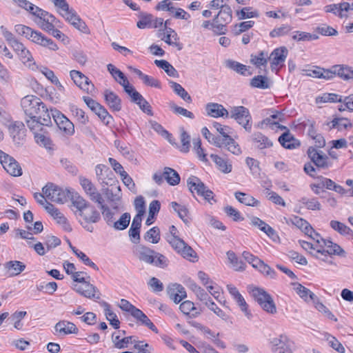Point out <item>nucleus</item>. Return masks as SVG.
Instances as JSON below:
<instances>
[{"label":"nucleus","mask_w":353,"mask_h":353,"mask_svg":"<svg viewBox=\"0 0 353 353\" xmlns=\"http://www.w3.org/2000/svg\"><path fill=\"white\" fill-rule=\"evenodd\" d=\"M14 30L17 33L26 37L32 42L48 48L50 50L57 51L59 49L57 45L51 39L46 37L41 32L34 30L28 26L18 24L15 26Z\"/></svg>","instance_id":"obj_1"},{"label":"nucleus","mask_w":353,"mask_h":353,"mask_svg":"<svg viewBox=\"0 0 353 353\" xmlns=\"http://www.w3.org/2000/svg\"><path fill=\"white\" fill-rule=\"evenodd\" d=\"M305 234L313 239L316 242L315 245H317L320 249H325V252L329 255H336L341 257L346 256L345 251L339 245L332 241L323 239L314 229L313 232H309Z\"/></svg>","instance_id":"obj_2"},{"label":"nucleus","mask_w":353,"mask_h":353,"mask_svg":"<svg viewBox=\"0 0 353 353\" xmlns=\"http://www.w3.org/2000/svg\"><path fill=\"white\" fill-rule=\"evenodd\" d=\"M42 191L48 199L58 203H65L71 196L69 190L61 188L52 183H47Z\"/></svg>","instance_id":"obj_3"},{"label":"nucleus","mask_w":353,"mask_h":353,"mask_svg":"<svg viewBox=\"0 0 353 353\" xmlns=\"http://www.w3.org/2000/svg\"><path fill=\"white\" fill-rule=\"evenodd\" d=\"M232 11L231 8L229 6L223 7L214 18V32L219 35L225 34L227 26L232 21Z\"/></svg>","instance_id":"obj_4"},{"label":"nucleus","mask_w":353,"mask_h":353,"mask_svg":"<svg viewBox=\"0 0 353 353\" xmlns=\"http://www.w3.org/2000/svg\"><path fill=\"white\" fill-rule=\"evenodd\" d=\"M229 117L242 125L246 131H251L252 117L247 108L242 105L232 107L229 112Z\"/></svg>","instance_id":"obj_5"},{"label":"nucleus","mask_w":353,"mask_h":353,"mask_svg":"<svg viewBox=\"0 0 353 353\" xmlns=\"http://www.w3.org/2000/svg\"><path fill=\"white\" fill-rule=\"evenodd\" d=\"M169 244L183 258L192 262L198 260L196 252L183 239L173 236L169 239Z\"/></svg>","instance_id":"obj_6"},{"label":"nucleus","mask_w":353,"mask_h":353,"mask_svg":"<svg viewBox=\"0 0 353 353\" xmlns=\"http://www.w3.org/2000/svg\"><path fill=\"white\" fill-rule=\"evenodd\" d=\"M21 107L25 114L30 118L35 117L40 113L45 104L39 98L34 95H27L21 101Z\"/></svg>","instance_id":"obj_7"},{"label":"nucleus","mask_w":353,"mask_h":353,"mask_svg":"<svg viewBox=\"0 0 353 353\" xmlns=\"http://www.w3.org/2000/svg\"><path fill=\"white\" fill-rule=\"evenodd\" d=\"M187 185L192 194L196 192L198 195L203 196L208 201L213 199L214 193L212 191L209 190L197 176H190L187 180Z\"/></svg>","instance_id":"obj_8"},{"label":"nucleus","mask_w":353,"mask_h":353,"mask_svg":"<svg viewBox=\"0 0 353 353\" xmlns=\"http://www.w3.org/2000/svg\"><path fill=\"white\" fill-rule=\"evenodd\" d=\"M252 296L265 311L270 314L276 312V307L272 296L265 290L255 288L252 290Z\"/></svg>","instance_id":"obj_9"},{"label":"nucleus","mask_w":353,"mask_h":353,"mask_svg":"<svg viewBox=\"0 0 353 353\" xmlns=\"http://www.w3.org/2000/svg\"><path fill=\"white\" fill-rule=\"evenodd\" d=\"M34 16L37 19V20H35L37 25L46 32L50 31L52 28H55V26H57V23L59 22V20L54 15L40 8L36 12H34Z\"/></svg>","instance_id":"obj_10"},{"label":"nucleus","mask_w":353,"mask_h":353,"mask_svg":"<svg viewBox=\"0 0 353 353\" xmlns=\"http://www.w3.org/2000/svg\"><path fill=\"white\" fill-rule=\"evenodd\" d=\"M0 162L8 173L13 176L22 174V169L19 163L11 156L0 150Z\"/></svg>","instance_id":"obj_11"},{"label":"nucleus","mask_w":353,"mask_h":353,"mask_svg":"<svg viewBox=\"0 0 353 353\" xmlns=\"http://www.w3.org/2000/svg\"><path fill=\"white\" fill-rule=\"evenodd\" d=\"M70 76L75 85L88 94H92L94 91V85L88 77L78 70H72L70 72Z\"/></svg>","instance_id":"obj_12"},{"label":"nucleus","mask_w":353,"mask_h":353,"mask_svg":"<svg viewBox=\"0 0 353 353\" xmlns=\"http://www.w3.org/2000/svg\"><path fill=\"white\" fill-rule=\"evenodd\" d=\"M54 121L65 135L72 136L74 133V124L61 112L51 110Z\"/></svg>","instance_id":"obj_13"},{"label":"nucleus","mask_w":353,"mask_h":353,"mask_svg":"<svg viewBox=\"0 0 353 353\" xmlns=\"http://www.w3.org/2000/svg\"><path fill=\"white\" fill-rule=\"evenodd\" d=\"M79 182L84 192L92 201L97 204L104 203L101 194L90 179L83 176H79Z\"/></svg>","instance_id":"obj_14"},{"label":"nucleus","mask_w":353,"mask_h":353,"mask_svg":"<svg viewBox=\"0 0 353 353\" xmlns=\"http://www.w3.org/2000/svg\"><path fill=\"white\" fill-rule=\"evenodd\" d=\"M288 54V50L285 47H280L274 49L270 55H268V59L271 61L272 70H276L279 65H284Z\"/></svg>","instance_id":"obj_15"},{"label":"nucleus","mask_w":353,"mask_h":353,"mask_svg":"<svg viewBox=\"0 0 353 353\" xmlns=\"http://www.w3.org/2000/svg\"><path fill=\"white\" fill-rule=\"evenodd\" d=\"M74 290L81 295L90 299L98 300L101 297L99 290L89 282L80 285L76 284L74 286Z\"/></svg>","instance_id":"obj_16"},{"label":"nucleus","mask_w":353,"mask_h":353,"mask_svg":"<svg viewBox=\"0 0 353 353\" xmlns=\"http://www.w3.org/2000/svg\"><path fill=\"white\" fill-rule=\"evenodd\" d=\"M307 154L314 164L321 168H325L329 166L328 157L322 151L317 150L310 147L307 150Z\"/></svg>","instance_id":"obj_17"},{"label":"nucleus","mask_w":353,"mask_h":353,"mask_svg":"<svg viewBox=\"0 0 353 353\" xmlns=\"http://www.w3.org/2000/svg\"><path fill=\"white\" fill-rule=\"evenodd\" d=\"M216 146L220 148H225L234 155L241 154V150L237 142L235 141L230 135L225 138H220L218 141H215Z\"/></svg>","instance_id":"obj_18"},{"label":"nucleus","mask_w":353,"mask_h":353,"mask_svg":"<svg viewBox=\"0 0 353 353\" xmlns=\"http://www.w3.org/2000/svg\"><path fill=\"white\" fill-rule=\"evenodd\" d=\"M273 353H292L290 341L285 335H280L272 341Z\"/></svg>","instance_id":"obj_19"},{"label":"nucleus","mask_w":353,"mask_h":353,"mask_svg":"<svg viewBox=\"0 0 353 353\" xmlns=\"http://www.w3.org/2000/svg\"><path fill=\"white\" fill-rule=\"evenodd\" d=\"M121 334L124 335L125 332L123 330H119L117 333L114 332L112 335V341L115 347L118 349H123L127 347L129 343L132 344L137 343V337L135 336H130L121 339Z\"/></svg>","instance_id":"obj_20"},{"label":"nucleus","mask_w":353,"mask_h":353,"mask_svg":"<svg viewBox=\"0 0 353 353\" xmlns=\"http://www.w3.org/2000/svg\"><path fill=\"white\" fill-rule=\"evenodd\" d=\"M205 111L208 116L214 118L229 117V111L221 104L217 103H207L205 105Z\"/></svg>","instance_id":"obj_21"},{"label":"nucleus","mask_w":353,"mask_h":353,"mask_svg":"<svg viewBox=\"0 0 353 353\" xmlns=\"http://www.w3.org/2000/svg\"><path fill=\"white\" fill-rule=\"evenodd\" d=\"M326 12L333 13L334 15L343 18L347 16L346 12L350 10V4L347 2L334 3L325 6Z\"/></svg>","instance_id":"obj_22"},{"label":"nucleus","mask_w":353,"mask_h":353,"mask_svg":"<svg viewBox=\"0 0 353 353\" xmlns=\"http://www.w3.org/2000/svg\"><path fill=\"white\" fill-rule=\"evenodd\" d=\"M136 256L141 261H143L148 264H152L154 261L155 251L150 248L139 245L135 250Z\"/></svg>","instance_id":"obj_23"},{"label":"nucleus","mask_w":353,"mask_h":353,"mask_svg":"<svg viewBox=\"0 0 353 353\" xmlns=\"http://www.w3.org/2000/svg\"><path fill=\"white\" fill-rule=\"evenodd\" d=\"M78 215L82 218L83 221L98 223L101 220L100 212L92 204Z\"/></svg>","instance_id":"obj_24"},{"label":"nucleus","mask_w":353,"mask_h":353,"mask_svg":"<svg viewBox=\"0 0 353 353\" xmlns=\"http://www.w3.org/2000/svg\"><path fill=\"white\" fill-rule=\"evenodd\" d=\"M170 298L175 303H179L186 297L185 288L180 284L174 283L168 287V290Z\"/></svg>","instance_id":"obj_25"},{"label":"nucleus","mask_w":353,"mask_h":353,"mask_svg":"<svg viewBox=\"0 0 353 353\" xmlns=\"http://www.w3.org/2000/svg\"><path fill=\"white\" fill-rule=\"evenodd\" d=\"M54 330L59 334L66 335L70 334H77L79 330L76 325L67 321H60L56 323Z\"/></svg>","instance_id":"obj_26"},{"label":"nucleus","mask_w":353,"mask_h":353,"mask_svg":"<svg viewBox=\"0 0 353 353\" xmlns=\"http://www.w3.org/2000/svg\"><path fill=\"white\" fill-rule=\"evenodd\" d=\"M105 100L109 108L113 111H120L121 109V101L118 95L110 90L104 92Z\"/></svg>","instance_id":"obj_27"},{"label":"nucleus","mask_w":353,"mask_h":353,"mask_svg":"<svg viewBox=\"0 0 353 353\" xmlns=\"http://www.w3.org/2000/svg\"><path fill=\"white\" fill-rule=\"evenodd\" d=\"M4 267L9 276H18L26 269V265L19 261H8Z\"/></svg>","instance_id":"obj_28"},{"label":"nucleus","mask_w":353,"mask_h":353,"mask_svg":"<svg viewBox=\"0 0 353 353\" xmlns=\"http://www.w3.org/2000/svg\"><path fill=\"white\" fill-rule=\"evenodd\" d=\"M210 158L214 162L219 171L225 174L231 172L232 165L229 160L214 154L210 155Z\"/></svg>","instance_id":"obj_29"},{"label":"nucleus","mask_w":353,"mask_h":353,"mask_svg":"<svg viewBox=\"0 0 353 353\" xmlns=\"http://www.w3.org/2000/svg\"><path fill=\"white\" fill-rule=\"evenodd\" d=\"M62 5L59 8L60 9L59 14L70 24L76 21L79 17L77 12L70 9L68 3L66 1H62Z\"/></svg>","instance_id":"obj_30"},{"label":"nucleus","mask_w":353,"mask_h":353,"mask_svg":"<svg viewBox=\"0 0 353 353\" xmlns=\"http://www.w3.org/2000/svg\"><path fill=\"white\" fill-rule=\"evenodd\" d=\"M279 141L281 145L287 149H293L299 145V142L294 136L288 131L282 134L279 138Z\"/></svg>","instance_id":"obj_31"},{"label":"nucleus","mask_w":353,"mask_h":353,"mask_svg":"<svg viewBox=\"0 0 353 353\" xmlns=\"http://www.w3.org/2000/svg\"><path fill=\"white\" fill-rule=\"evenodd\" d=\"M225 66L243 76H250L252 74L250 71V67L233 60H227L225 61Z\"/></svg>","instance_id":"obj_32"},{"label":"nucleus","mask_w":353,"mask_h":353,"mask_svg":"<svg viewBox=\"0 0 353 353\" xmlns=\"http://www.w3.org/2000/svg\"><path fill=\"white\" fill-rule=\"evenodd\" d=\"M268 60V53L263 50L250 56V63L258 68H261V66L265 67Z\"/></svg>","instance_id":"obj_33"},{"label":"nucleus","mask_w":353,"mask_h":353,"mask_svg":"<svg viewBox=\"0 0 353 353\" xmlns=\"http://www.w3.org/2000/svg\"><path fill=\"white\" fill-rule=\"evenodd\" d=\"M100 304L104 308L105 317L110 322V324L112 325L114 329L119 328L120 321L117 314L110 310V305L105 301L101 302Z\"/></svg>","instance_id":"obj_34"},{"label":"nucleus","mask_w":353,"mask_h":353,"mask_svg":"<svg viewBox=\"0 0 353 353\" xmlns=\"http://www.w3.org/2000/svg\"><path fill=\"white\" fill-rule=\"evenodd\" d=\"M132 316L137 319L141 325L148 327L150 330L154 332L155 333H158V329L157 327L141 310L137 309L135 313L133 314Z\"/></svg>","instance_id":"obj_35"},{"label":"nucleus","mask_w":353,"mask_h":353,"mask_svg":"<svg viewBox=\"0 0 353 353\" xmlns=\"http://www.w3.org/2000/svg\"><path fill=\"white\" fill-rule=\"evenodd\" d=\"M301 247L315 258H320L319 254H323L325 249H320L317 245L305 241H299Z\"/></svg>","instance_id":"obj_36"},{"label":"nucleus","mask_w":353,"mask_h":353,"mask_svg":"<svg viewBox=\"0 0 353 353\" xmlns=\"http://www.w3.org/2000/svg\"><path fill=\"white\" fill-rule=\"evenodd\" d=\"M252 141L259 149H264L272 146V142L261 132H256L252 135Z\"/></svg>","instance_id":"obj_37"},{"label":"nucleus","mask_w":353,"mask_h":353,"mask_svg":"<svg viewBox=\"0 0 353 353\" xmlns=\"http://www.w3.org/2000/svg\"><path fill=\"white\" fill-rule=\"evenodd\" d=\"M330 227L336 232L343 236H353L352 230L345 224L335 220L330 223Z\"/></svg>","instance_id":"obj_38"},{"label":"nucleus","mask_w":353,"mask_h":353,"mask_svg":"<svg viewBox=\"0 0 353 353\" xmlns=\"http://www.w3.org/2000/svg\"><path fill=\"white\" fill-rule=\"evenodd\" d=\"M180 310L185 315H191L192 317H196L201 314V311L194 307L193 302L190 301H183L180 305Z\"/></svg>","instance_id":"obj_39"},{"label":"nucleus","mask_w":353,"mask_h":353,"mask_svg":"<svg viewBox=\"0 0 353 353\" xmlns=\"http://www.w3.org/2000/svg\"><path fill=\"white\" fill-rule=\"evenodd\" d=\"M294 290L300 297L306 301L310 299L313 302H315V300L317 299L316 296L312 292L300 283L294 284Z\"/></svg>","instance_id":"obj_40"},{"label":"nucleus","mask_w":353,"mask_h":353,"mask_svg":"<svg viewBox=\"0 0 353 353\" xmlns=\"http://www.w3.org/2000/svg\"><path fill=\"white\" fill-rule=\"evenodd\" d=\"M163 176L168 183L170 185H178L180 182L179 174L171 168L165 167L164 168Z\"/></svg>","instance_id":"obj_41"},{"label":"nucleus","mask_w":353,"mask_h":353,"mask_svg":"<svg viewBox=\"0 0 353 353\" xmlns=\"http://www.w3.org/2000/svg\"><path fill=\"white\" fill-rule=\"evenodd\" d=\"M290 221L294 225L297 227L305 234H308L309 232H313V228L303 218L294 216L290 219Z\"/></svg>","instance_id":"obj_42"},{"label":"nucleus","mask_w":353,"mask_h":353,"mask_svg":"<svg viewBox=\"0 0 353 353\" xmlns=\"http://www.w3.org/2000/svg\"><path fill=\"white\" fill-rule=\"evenodd\" d=\"M334 72L336 73V75L345 80L353 78V69L347 66L341 65H334Z\"/></svg>","instance_id":"obj_43"},{"label":"nucleus","mask_w":353,"mask_h":353,"mask_svg":"<svg viewBox=\"0 0 353 353\" xmlns=\"http://www.w3.org/2000/svg\"><path fill=\"white\" fill-rule=\"evenodd\" d=\"M155 65L163 69L168 76L172 77H178L179 73L177 70L167 61L165 60H155Z\"/></svg>","instance_id":"obj_44"},{"label":"nucleus","mask_w":353,"mask_h":353,"mask_svg":"<svg viewBox=\"0 0 353 353\" xmlns=\"http://www.w3.org/2000/svg\"><path fill=\"white\" fill-rule=\"evenodd\" d=\"M169 84L176 94L188 103L192 102L190 95L179 83L170 81Z\"/></svg>","instance_id":"obj_45"},{"label":"nucleus","mask_w":353,"mask_h":353,"mask_svg":"<svg viewBox=\"0 0 353 353\" xmlns=\"http://www.w3.org/2000/svg\"><path fill=\"white\" fill-rule=\"evenodd\" d=\"M98 205L101 210L103 219L105 221L106 223L111 227L112 223L115 221L114 215L116 211L112 210L108 205H104L103 203H98Z\"/></svg>","instance_id":"obj_46"},{"label":"nucleus","mask_w":353,"mask_h":353,"mask_svg":"<svg viewBox=\"0 0 353 353\" xmlns=\"http://www.w3.org/2000/svg\"><path fill=\"white\" fill-rule=\"evenodd\" d=\"M130 214L128 212L123 213L117 221H114L111 227L117 230H123L126 229L130 222Z\"/></svg>","instance_id":"obj_47"},{"label":"nucleus","mask_w":353,"mask_h":353,"mask_svg":"<svg viewBox=\"0 0 353 353\" xmlns=\"http://www.w3.org/2000/svg\"><path fill=\"white\" fill-rule=\"evenodd\" d=\"M252 224L257 226L261 231L264 232L268 236L272 237L275 234L274 230L263 221L258 217H253L251 220Z\"/></svg>","instance_id":"obj_48"},{"label":"nucleus","mask_w":353,"mask_h":353,"mask_svg":"<svg viewBox=\"0 0 353 353\" xmlns=\"http://www.w3.org/2000/svg\"><path fill=\"white\" fill-rule=\"evenodd\" d=\"M70 198L73 205L77 210V214H79L83 210L90 205V203L78 194L74 196L71 194Z\"/></svg>","instance_id":"obj_49"},{"label":"nucleus","mask_w":353,"mask_h":353,"mask_svg":"<svg viewBox=\"0 0 353 353\" xmlns=\"http://www.w3.org/2000/svg\"><path fill=\"white\" fill-rule=\"evenodd\" d=\"M236 199L241 203L249 206H257L259 201L253 196L241 192H235Z\"/></svg>","instance_id":"obj_50"},{"label":"nucleus","mask_w":353,"mask_h":353,"mask_svg":"<svg viewBox=\"0 0 353 353\" xmlns=\"http://www.w3.org/2000/svg\"><path fill=\"white\" fill-rule=\"evenodd\" d=\"M292 39L297 41H310L319 39V36L306 32L295 31L292 34Z\"/></svg>","instance_id":"obj_51"},{"label":"nucleus","mask_w":353,"mask_h":353,"mask_svg":"<svg viewBox=\"0 0 353 353\" xmlns=\"http://www.w3.org/2000/svg\"><path fill=\"white\" fill-rule=\"evenodd\" d=\"M19 59L21 62L28 68H32L35 65V62L34 61L33 57L31 52L26 48L17 54Z\"/></svg>","instance_id":"obj_52"},{"label":"nucleus","mask_w":353,"mask_h":353,"mask_svg":"<svg viewBox=\"0 0 353 353\" xmlns=\"http://www.w3.org/2000/svg\"><path fill=\"white\" fill-rule=\"evenodd\" d=\"M227 257L236 271H243L245 270V264L242 261L239 260L234 252H227Z\"/></svg>","instance_id":"obj_53"},{"label":"nucleus","mask_w":353,"mask_h":353,"mask_svg":"<svg viewBox=\"0 0 353 353\" xmlns=\"http://www.w3.org/2000/svg\"><path fill=\"white\" fill-rule=\"evenodd\" d=\"M108 70L112 74L113 78L117 81L120 85L125 83V81L128 80L124 74L118 68H117L114 65L110 63L107 65Z\"/></svg>","instance_id":"obj_54"},{"label":"nucleus","mask_w":353,"mask_h":353,"mask_svg":"<svg viewBox=\"0 0 353 353\" xmlns=\"http://www.w3.org/2000/svg\"><path fill=\"white\" fill-rule=\"evenodd\" d=\"M24 125L21 122H14L10 125L9 132L12 137L14 141H16L17 137L20 139L21 135H24Z\"/></svg>","instance_id":"obj_55"},{"label":"nucleus","mask_w":353,"mask_h":353,"mask_svg":"<svg viewBox=\"0 0 353 353\" xmlns=\"http://www.w3.org/2000/svg\"><path fill=\"white\" fill-rule=\"evenodd\" d=\"M93 112L106 125L109 124L112 119V116L108 113L107 110L100 103H99V105L95 107V109L93 110Z\"/></svg>","instance_id":"obj_56"},{"label":"nucleus","mask_w":353,"mask_h":353,"mask_svg":"<svg viewBox=\"0 0 353 353\" xmlns=\"http://www.w3.org/2000/svg\"><path fill=\"white\" fill-rule=\"evenodd\" d=\"M26 122L34 135L36 133L41 132L43 130V126H45L37 117H29L28 119L26 120Z\"/></svg>","instance_id":"obj_57"},{"label":"nucleus","mask_w":353,"mask_h":353,"mask_svg":"<svg viewBox=\"0 0 353 353\" xmlns=\"http://www.w3.org/2000/svg\"><path fill=\"white\" fill-rule=\"evenodd\" d=\"M300 202L304 205L307 210H321V205L316 198H307L303 197L301 199Z\"/></svg>","instance_id":"obj_58"},{"label":"nucleus","mask_w":353,"mask_h":353,"mask_svg":"<svg viewBox=\"0 0 353 353\" xmlns=\"http://www.w3.org/2000/svg\"><path fill=\"white\" fill-rule=\"evenodd\" d=\"M205 305L208 307L209 310L212 311L215 314H216L219 318L222 320L227 321L229 319V315L219 308L214 302L212 300H209V301L205 302Z\"/></svg>","instance_id":"obj_59"},{"label":"nucleus","mask_w":353,"mask_h":353,"mask_svg":"<svg viewBox=\"0 0 353 353\" xmlns=\"http://www.w3.org/2000/svg\"><path fill=\"white\" fill-rule=\"evenodd\" d=\"M95 173L97 180L99 181H101L103 183H105V175H106L107 176H108L109 175H113V173L110 170V168L103 164H99L95 167Z\"/></svg>","instance_id":"obj_60"},{"label":"nucleus","mask_w":353,"mask_h":353,"mask_svg":"<svg viewBox=\"0 0 353 353\" xmlns=\"http://www.w3.org/2000/svg\"><path fill=\"white\" fill-rule=\"evenodd\" d=\"M250 85L254 88L261 89H267L269 88L268 78L262 75H258L252 79Z\"/></svg>","instance_id":"obj_61"},{"label":"nucleus","mask_w":353,"mask_h":353,"mask_svg":"<svg viewBox=\"0 0 353 353\" xmlns=\"http://www.w3.org/2000/svg\"><path fill=\"white\" fill-rule=\"evenodd\" d=\"M292 28L290 25L283 24L280 27L274 28L270 32V36L272 38L285 36L287 35L292 30Z\"/></svg>","instance_id":"obj_62"},{"label":"nucleus","mask_w":353,"mask_h":353,"mask_svg":"<svg viewBox=\"0 0 353 353\" xmlns=\"http://www.w3.org/2000/svg\"><path fill=\"white\" fill-rule=\"evenodd\" d=\"M144 239L152 243H157L160 240V232L157 227L150 229L144 235Z\"/></svg>","instance_id":"obj_63"},{"label":"nucleus","mask_w":353,"mask_h":353,"mask_svg":"<svg viewBox=\"0 0 353 353\" xmlns=\"http://www.w3.org/2000/svg\"><path fill=\"white\" fill-rule=\"evenodd\" d=\"M153 16L150 14H142L137 26L140 29L152 28Z\"/></svg>","instance_id":"obj_64"}]
</instances>
